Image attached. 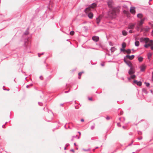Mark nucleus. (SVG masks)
I'll return each mask as SVG.
<instances>
[{
	"mask_svg": "<svg viewBox=\"0 0 153 153\" xmlns=\"http://www.w3.org/2000/svg\"><path fill=\"white\" fill-rule=\"evenodd\" d=\"M116 9L114 8L110 11L108 13L109 16L112 18H115L116 16Z\"/></svg>",
	"mask_w": 153,
	"mask_h": 153,
	"instance_id": "obj_1",
	"label": "nucleus"
},
{
	"mask_svg": "<svg viewBox=\"0 0 153 153\" xmlns=\"http://www.w3.org/2000/svg\"><path fill=\"white\" fill-rule=\"evenodd\" d=\"M97 6V4L95 3H93L91 6H90L88 8H86L85 10V12L86 13H87L90 10L91 8H94V7H96Z\"/></svg>",
	"mask_w": 153,
	"mask_h": 153,
	"instance_id": "obj_2",
	"label": "nucleus"
},
{
	"mask_svg": "<svg viewBox=\"0 0 153 153\" xmlns=\"http://www.w3.org/2000/svg\"><path fill=\"white\" fill-rule=\"evenodd\" d=\"M144 20L145 19L144 18L141 19L140 21L137 24V26L136 27V29L138 31L139 30V28L140 27L143 23Z\"/></svg>",
	"mask_w": 153,
	"mask_h": 153,
	"instance_id": "obj_3",
	"label": "nucleus"
},
{
	"mask_svg": "<svg viewBox=\"0 0 153 153\" xmlns=\"http://www.w3.org/2000/svg\"><path fill=\"white\" fill-rule=\"evenodd\" d=\"M135 72L134 68L133 67H131L128 71V74L130 75L132 74Z\"/></svg>",
	"mask_w": 153,
	"mask_h": 153,
	"instance_id": "obj_4",
	"label": "nucleus"
},
{
	"mask_svg": "<svg viewBox=\"0 0 153 153\" xmlns=\"http://www.w3.org/2000/svg\"><path fill=\"white\" fill-rule=\"evenodd\" d=\"M149 42L148 43L144 45V47L146 48H147L149 46H151V45H152V43H153V41L152 40H151L149 41L148 42Z\"/></svg>",
	"mask_w": 153,
	"mask_h": 153,
	"instance_id": "obj_5",
	"label": "nucleus"
},
{
	"mask_svg": "<svg viewBox=\"0 0 153 153\" xmlns=\"http://www.w3.org/2000/svg\"><path fill=\"white\" fill-rule=\"evenodd\" d=\"M149 39L147 38H141L140 39V41L141 42H143L144 41L147 43L149 41Z\"/></svg>",
	"mask_w": 153,
	"mask_h": 153,
	"instance_id": "obj_6",
	"label": "nucleus"
},
{
	"mask_svg": "<svg viewBox=\"0 0 153 153\" xmlns=\"http://www.w3.org/2000/svg\"><path fill=\"white\" fill-rule=\"evenodd\" d=\"M102 16L101 15H100L97 18L96 21L97 23L98 24H99L100 21V20L102 19Z\"/></svg>",
	"mask_w": 153,
	"mask_h": 153,
	"instance_id": "obj_7",
	"label": "nucleus"
},
{
	"mask_svg": "<svg viewBox=\"0 0 153 153\" xmlns=\"http://www.w3.org/2000/svg\"><path fill=\"white\" fill-rule=\"evenodd\" d=\"M113 4V1L112 0H109L108 1V6L111 7Z\"/></svg>",
	"mask_w": 153,
	"mask_h": 153,
	"instance_id": "obj_8",
	"label": "nucleus"
},
{
	"mask_svg": "<svg viewBox=\"0 0 153 153\" xmlns=\"http://www.w3.org/2000/svg\"><path fill=\"white\" fill-rule=\"evenodd\" d=\"M135 7H131L130 9V12L133 14H135Z\"/></svg>",
	"mask_w": 153,
	"mask_h": 153,
	"instance_id": "obj_9",
	"label": "nucleus"
},
{
	"mask_svg": "<svg viewBox=\"0 0 153 153\" xmlns=\"http://www.w3.org/2000/svg\"><path fill=\"white\" fill-rule=\"evenodd\" d=\"M134 82L137 84V85L139 86H141L142 85V82L140 81H138L137 80H134Z\"/></svg>",
	"mask_w": 153,
	"mask_h": 153,
	"instance_id": "obj_10",
	"label": "nucleus"
},
{
	"mask_svg": "<svg viewBox=\"0 0 153 153\" xmlns=\"http://www.w3.org/2000/svg\"><path fill=\"white\" fill-rule=\"evenodd\" d=\"M92 39L94 41L97 42L99 41V38L98 36H94L92 37Z\"/></svg>",
	"mask_w": 153,
	"mask_h": 153,
	"instance_id": "obj_11",
	"label": "nucleus"
},
{
	"mask_svg": "<svg viewBox=\"0 0 153 153\" xmlns=\"http://www.w3.org/2000/svg\"><path fill=\"white\" fill-rule=\"evenodd\" d=\"M135 26V24H130L128 27V28L129 29H133L134 28Z\"/></svg>",
	"mask_w": 153,
	"mask_h": 153,
	"instance_id": "obj_12",
	"label": "nucleus"
},
{
	"mask_svg": "<svg viewBox=\"0 0 153 153\" xmlns=\"http://www.w3.org/2000/svg\"><path fill=\"white\" fill-rule=\"evenodd\" d=\"M146 66L145 65H142L140 67V71H144L146 69Z\"/></svg>",
	"mask_w": 153,
	"mask_h": 153,
	"instance_id": "obj_13",
	"label": "nucleus"
},
{
	"mask_svg": "<svg viewBox=\"0 0 153 153\" xmlns=\"http://www.w3.org/2000/svg\"><path fill=\"white\" fill-rule=\"evenodd\" d=\"M124 61L129 67H130V68H131V67H133L132 64L130 62L126 61L125 59H124Z\"/></svg>",
	"mask_w": 153,
	"mask_h": 153,
	"instance_id": "obj_14",
	"label": "nucleus"
},
{
	"mask_svg": "<svg viewBox=\"0 0 153 153\" xmlns=\"http://www.w3.org/2000/svg\"><path fill=\"white\" fill-rule=\"evenodd\" d=\"M126 56L127 58L130 60L132 59L134 57V55H132L131 56L127 55Z\"/></svg>",
	"mask_w": 153,
	"mask_h": 153,
	"instance_id": "obj_15",
	"label": "nucleus"
},
{
	"mask_svg": "<svg viewBox=\"0 0 153 153\" xmlns=\"http://www.w3.org/2000/svg\"><path fill=\"white\" fill-rule=\"evenodd\" d=\"M88 16L90 19H92L93 16V14L92 13L90 12L88 13Z\"/></svg>",
	"mask_w": 153,
	"mask_h": 153,
	"instance_id": "obj_16",
	"label": "nucleus"
},
{
	"mask_svg": "<svg viewBox=\"0 0 153 153\" xmlns=\"http://www.w3.org/2000/svg\"><path fill=\"white\" fill-rule=\"evenodd\" d=\"M137 16L138 18L141 19L143 16V15L142 14L139 13L137 14Z\"/></svg>",
	"mask_w": 153,
	"mask_h": 153,
	"instance_id": "obj_17",
	"label": "nucleus"
},
{
	"mask_svg": "<svg viewBox=\"0 0 153 153\" xmlns=\"http://www.w3.org/2000/svg\"><path fill=\"white\" fill-rule=\"evenodd\" d=\"M122 34L124 36H126L127 34V32L125 30H123L122 32Z\"/></svg>",
	"mask_w": 153,
	"mask_h": 153,
	"instance_id": "obj_18",
	"label": "nucleus"
},
{
	"mask_svg": "<svg viewBox=\"0 0 153 153\" xmlns=\"http://www.w3.org/2000/svg\"><path fill=\"white\" fill-rule=\"evenodd\" d=\"M116 50L114 47H112L111 49V52L112 53L114 52Z\"/></svg>",
	"mask_w": 153,
	"mask_h": 153,
	"instance_id": "obj_19",
	"label": "nucleus"
},
{
	"mask_svg": "<svg viewBox=\"0 0 153 153\" xmlns=\"http://www.w3.org/2000/svg\"><path fill=\"white\" fill-rule=\"evenodd\" d=\"M122 48H125L126 47V44L125 42H123L122 44Z\"/></svg>",
	"mask_w": 153,
	"mask_h": 153,
	"instance_id": "obj_20",
	"label": "nucleus"
},
{
	"mask_svg": "<svg viewBox=\"0 0 153 153\" xmlns=\"http://www.w3.org/2000/svg\"><path fill=\"white\" fill-rule=\"evenodd\" d=\"M135 45L136 46H138L139 45V42L138 41H136L135 43Z\"/></svg>",
	"mask_w": 153,
	"mask_h": 153,
	"instance_id": "obj_21",
	"label": "nucleus"
},
{
	"mask_svg": "<svg viewBox=\"0 0 153 153\" xmlns=\"http://www.w3.org/2000/svg\"><path fill=\"white\" fill-rule=\"evenodd\" d=\"M143 58L142 57H140L138 58V60L140 62H142L143 60Z\"/></svg>",
	"mask_w": 153,
	"mask_h": 153,
	"instance_id": "obj_22",
	"label": "nucleus"
},
{
	"mask_svg": "<svg viewBox=\"0 0 153 153\" xmlns=\"http://www.w3.org/2000/svg\"><path fill=\"white\" fill-rule=\"evenodd\" d=\"M152 53H149L148 54V58L149 59L152 56Z\"/></svg>",
	"mask_w": 153,
	"mask_h": 153,
	"instance_id": "obj_23",
	"label": "nucleus"
},
{
	"mask_svg": "<svg viewBox=\"0 0 153 153\" xmlns=\"http://www.w3.org/2000/svg\"><path fill=\"white\" fill-rule=\"evenodd\" d=\"M126 52L128 54H130L131 52V51L130 49H128L127 50H126Z\"/></svg>",
	"mask_w": 153,
	"mask_h": 153,
	"instance_id": "obj_24",
	"label": "nucleus"
},
{
	"mask_svg": "<svg viewBox=\"0 0 153 153\" xmlns=\"http://www.w3.org/2000/svg\"><path fill=\"white\" fill-rule=\"evenodd\" d=\"M83 72H80L79 73L78 75L79 76L78 78L79 79H80L81 78V76L82 75V73H83Z\"/></svg>",
	"mask_w": 153,
	"mask_h": 153,
	"instance_id": "obj_25",
	"label": "nucleus"
},
{
	"mask_svg": "<svg viewBox=\"0 0 153 153\" xmlns=\"http://www.w3.org/2000/svg\"><path fill=\"white\" fill-rule=\"evenodd\" d=\"M135 77H136V76L134 75H131V79H134L135 78Z\"/></svg>",
	"mask_w": 153,
	"mask_h": 153,
	"instance_id": "obj_26",
	"label": "nucleus"
},
{
	"mask_svg": "<svg viewBox=\"0 0 153 153\" xmlns=\"http://www.w3.org/2000/svg\"><path fill=\"white\" fill-rule=\"evenodd\" d=\"M74 31H71L70 32V34L71 35H73L74 34Z\"/></svg>",
	"mask_w": 153,
	"mask_h": 153,
	"instance_id": "obj_27",
	"label": "nucleus"
},
{
	"mask_svg": "<svg viewBox=\"0 0 153 153\" xmlns=\"http://www.w3.org/2000/svg\"><path fill=\"white\" fill-rule=\"evenodd\" d=\"M120 51H123V52L126 51V50L125 49L123 48L120 49Z\"/></svg>",
	"mask_w": 153,
	"mask_h": 153,
	"instance_id": "obj_28",
	"label": "nucleus"
},
{
	"mask_svg": "<svg viewBox=\"0 0 153 153\" xmlns=\"http://www.w3.org/2000/svg\"><path fill=\"white\" fill-rule=\"evenodd\" d=\"M146 86L147 87L149 86L150 85L149 83H146Z\"/></svg>",
	"mask_w": 153,
	"mask_h": 153,
	"instance_id": "obj_29",
	"label": "nucleus"
},
{
	"mask_svg": "<svg viewBox=\"0 0 153 153\" xmlns=\"http://www.w3.org/2000/svg\"><path fill=\"white\" fill-rule=\"evenodd\" d=\"M151 48L152 50H153V43H152V45H151Z\"/></svg>",
	"mask_w": 153,
	"mask_h": 153,
	"instance_id": "obj_30",
	"label": "nucleus"
},
{
	"mask_svg": "<svg viewBox=\"0 0 153 153\" xmlns=\"http://www.w3.org/2000/svg\"><path fill=\"white\" fill-rule=\"evenodd\" d=\"M134 32L132 31V30H130L129 31V33H133Z\"/></svg>",
	"mask_w": 153,
	"mask_h": 153,
	"instance_id": "obj_31",
	"label": "nucleus"
},
{
	"mask_svg": "<svg viewBox=\"0 0 153 153\" xmlns=\"http://www.w3.org/2000/svg\"><path fill=\"white\" fill-rule=\"evenodd\" d=\"M106 119L108 120L110 119V117L108 116H107V117H106Z\"/></svg>",
	"mask_w": 153,
	"mask_h": 153,
	"instance_id": "obj_32",
	"label": "nucleus"
},
{
	"mask_svg": "<svg viewBox=\"0 0 153 153\" xmlns=\"http://www.w3.org/2000/svg\"><path fill=\"white\" fill-rule=\"evenodd\" d=\"M88 99H89V100H92V98H89Z\"/></svg>",
	"mask_w": 153,
	"mask_h": 153,
	"instance_id": "obj_33",
	"label": "nucleus"
},
{
	"mask_svg": "<svg viewBox=\"0 0 153 153\" xmlns=\"http://www.w3.org/2000/svg\"><path fill=\"white\" fill-rule=\"evenodd\" d=\"M83 150L84 151H88L89 150L88 149L85 150L84 149H83Z\"/></svg>",
	"mask_w": 153,
	"mask_h": 153,
	"instance_id": "obj_34",
	"label": "nucleus"
},
{
	"mask_svg": "<svg viewBox=\"0 0 153 153\" xmlns=\"http://www.w3.org/2000/svg\"><path fill=\"white\" fill-rule=\"evenodd\" d=\"M81 121L82 122H83L84 121V120L83 119H82L81 120Z\"/></svg>",
	"mask_w": 153,
	"mask_h": 153,
	"instance_id": "obj_35",
	"label": "nucleus"
},
{
	"mask_svg": "<svg viewBox=\"0 0 153 153\" xmlns=\"http://www.w3.org/2000/svg\"><path fill=\"white\" fill-rule=\"evenodd\" d=\"M152 80H153V72L152 73Z\"/></svg>",
	"mask_w": 153,
	"mask_h": 153,
	"instance_id": "obj_36",
	"label": "nucleus"
},
{
	"mask_svg": "<svg viewBox=\"0 0 153 153\" xmlns=\"http://www.w3.org/2000/svg\"><path fill=\"white\" fill-rule=\"evenodd\" d=\"M38 56H39V57H40V55H41V54H39V53H38Z\"/></svg>",
	"mask_w": 153,
	"mask_h": 153,
	"instance_id": "obj_37",
	"label": "nucleus"
},
{
	"mask_svg": "<svg viewBox=\"0 0 153 153\" xmlns=\"http://www.w3.org/2000/svg\"><path fill=\"white\" fill-rule=\"evenodd\" d=\"M101 65L102 66H103L104 65V64H101Z\"/></svg>",
	"mask_w": 153,
	"mask_h": 153,
	"instance_id": "obj_38",
	"label": "nucleus"
},
{
	"mask_svg": "<svg viewBox=\"0 0 153 153\" xmlns=\"http://www.w3.org/2000/svg\"><path fill=\"white\" fill-rule=\"evenodd\" d=\"M117 125H118V126H120V123H118V124H117Z\"/></svg>",
	"mask_w": 153,
	"mask_h": 153,
	"instance_id": "obj_39",
	"label": "nucleus"
},
{
	"mask_svg": "<svg viewBox=\"0 0 153 153\" xmlns=\"http://www.w3.org/2000/svg\"><path fill=\"white\" fill-rule=\"evenodd\" d=\"M71 151H72L73 152H74V150L73 149L72 150H71Z\"/></svg>",
	"mask_w": 153,
	"mask_h": 153,
	"instance_id": "obj_40",
	"label": "nucleus"
},
{
	"mask_svg": "<svg viewBox=\"0 0 153 153\" xmlns=\"http://www.w3.org/2000/svg\"><path fill=\"white\" fill-rule=\"evenodd\" d=\"M152 35L153 36V30L152 32Z\"/></svg>",
	"mask_w": 153,
	"mask_h": 153,
	"instance_id": "obj_41",
	"label": "nucleus"
},
{
	"mask_svg": "<svg viewBox=\"0 0 153 153\" xmlns=\"http://www.w3.org/2000/svg\"><path fill=\"white\" fill-rule=\"evenodd\" d=\"M124 13H126V11H124Z\"/></svg>",
	"mask_w": 153,
	"mask_h": 153,
	"instance_id": "obj_42",
	"label": "nucleus"
},
{
	"mask_svg": "<svg viewBox=\"0 0 153 153\" xmlns=\"http://www.w3.org/2000/svg\"><path fill=\"white\" fill-rule=\"evenodd\" d=\"M66 149V148L65 147V148H64V149L65 150V149Z\"/></svg>",
	"mask_w": 153,
	"mask_h": 153,
	"instance_id": "obj_43",
	"label": "nucleus"
},
{
	"mask_svg": "<svg viewBox=\"0 0 153 153\" xmlns=\"http://www.w3.org/2000/svg\"><path fill=\"white\" fill-rule=\"evenodd\" d=\"M79 134H80V132H79Z\"/></svg>",
	"mask_w": 153,
	"mask_h": 153,
	"instance_id": "obj_44",
	"label": "nucleus"
},
{
	"mask_svg": "<svg viewBox=\"0 0 153 153\" xmlns=\"http://www.w3.org/2000/svg\"><path fill=\"white\" fill-rule=\"evenodd\" d=\"M128 79L130 80V78H129Z\"/></svg>",
	"mask_w": 153,
	"mask_h": 153,
	"instance_id": "obj_45",
	"label": "nucleus"
},
{
	"mask_svg": "<svg viewBox=\"0 0 153 153\" xmlns=\"http://www.w3.org/2000/svg\"><path fill=\"white\" fill-rule=\"evenodd\" d=\"M41 54H42V55L43 54V53H42Z\"/></svg>",
	"mask_w": 153,
	"mask_h": 153,
	"instance_id": "obj_46",
	"label": "nucleus"
},
{
	"mask_svg": "<svg viewBox=\"0 0 153 153\" xmlns=\"http://www.w3.org/2000/svg\"><path fill=\"white\" fill-rule=\"evenodd\" d=\"M98 148V147H97L96 148L97 149V148Z\"/></svg>",
	"mask_w": 153,
	"mask_h": 153,
	"instance_id": "obj_47",
	"label": "nucleus"
}]
</instances>
